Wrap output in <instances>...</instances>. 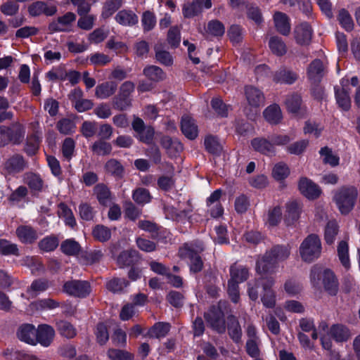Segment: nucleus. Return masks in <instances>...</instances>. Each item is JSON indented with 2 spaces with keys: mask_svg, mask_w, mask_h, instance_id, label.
<instances>
[{
  "mask_svg": "<svg viewBox=\"0 0 360 360\" xmlns=\"http://www.w3.org/2000/svg\"><path fill=\"white\" fill-rule=\"evenodd\" d=\"M290 248L288 246L276 245L260 258L256 263V271L260 274H271L274 271L275 264L286 259L290 255Z\"/></svg>",
  "mask_w": 360,
  "mask_h": 360,
  "instance_id": "nucleus-1",
  "label": "nucleus"
},
{
  "mask_svg": "<svg viewBox=\"0 0 360 360\" xmlns=\"http://www.w3.org/2000/svg\"><path fill=\"white\" fill-rule=\"evenodd\" d=\"M322 251L321 242L316 234H309L301 243L299 254L302 260L311 263L319 259Z\"/></svg>",
  "mask_w": 360,
  "mask_h": 360,
  "instance_id": "nucleus-2",
  "label": "nucleus"
},
{
  "mask_svg": "<svg viewBox=\"0 0 360 360\" xmlns=\"http://www.w3.org/2000/svg\"><path fill=\"white\" fill-rule=\"evenodd\" d=\"M358 190L354 186H344L335 194L334 200L342 214H348L354 207Z\"/></svg>",
  "mask_w": 360,
  "mask_h": 360,
  "instance_id": "nucleus-3",
  "label": "nucleus"
},
{
  "mask_svg": "<svg viewBox=\"0 0 360 360\" xmlns=\"http://www.w3.org/2000/svg\"><path fill=\"white\" fill-rule=\"evenodd\" d=\"M204 248L200 243L194 248L193 244H185L179 250V255L182 258L189 259V266L191 271L193 273L199 272L202 269L203 262L199 255V252L203 251Z\"/></svg>",
  "mask_w": 360,
  "mask_h": 360,
  "instance_id": "nucleus-4",
  "label": "nucleus"
},
{
  "mask_svg": "<svg viewBox=\"0 0 360 360\" xmlns=\"http://www.w3.org/2000/svg\"><path fill=\"white\" fill-rule=\"evenodd\" d=\"M63 290L71 296L85 297L91 292V285L86 281L70 280L64 283Z\"/></svg>",
  "mask_w": 360,
  "mask_h": 360,
  "instance_id": "nucleus-5",
  "label": "nucleus"
},
{
  "mask_svg": "<svg viewBox=\"0 0 360 360\" xmlns=\"http://www.w3.org/2000/svg\"><path fill=\"white\" fill-rule=\"evenodd\" d=\"M76 15L72 12H68L62 16L57 18L49 25L50 32H70L76 20Z\"/></svg>",
  "mask_w": 360,
  "mask_h": 360,
  "instance_id": "nucleus-6",
  "label": "nucleus"
},
{
  "mask_svg": "<svg viewBox=\"0 0 360 360\" xmlns=\"http://www.w3.org/2000/svg\"><path fill=\"white\" fill-rule=\"evenodd\" d=\"M205 318L208 324L219 333L225 332L224 315L219 308L212 307L205 314Z\"/></svg>",
  "mask_w": 360,
  "mask_h": 360,
  "instance_id": "nucleus-7",
  "label": "nucleus"
},
{
  "mask_svg": "<svg viewBox=\"0 0 360 360\" xmlns=\"http://www.w3.org/2000/svg\"><path fill=\"white\" fill-rule=\"evenodd\" d=\"M27 11L32 17L39 16L42 14L46 16H52L57 13V7L43 1H37L28 6Z\"/></svg>",
  "mask_w": 360,
  "mask_h": 360,
  "instance_id": "nucleus-8",
  "label": "nucleus"
},
{
  "mask_svg": "<svg viewBox=\"0 0 360 360\" xmlns=\"http://www.w3.org/2000/svg\"><path fill=\"white\" fill-rule=\"evenodd\" d=\"M326 72V65L320 59L314 60L307 68V77L313 84L319 83Z\"/></svg>",
  "mask_w": 360,
  "mask_h": 360,
  "instance_id": "nucleus-9",
  "label": "nucleus"
},
{
  "mask_svg": "<svg viewBox=\"0 0 360 360\" xmlns=\"http://www.w3.org/2000/svg\"><path fill=\"white\" fill-rule=\"evenodd\" d=\"M298 186L300 192L309 199H315L321 193L320 188L306 177L300 179Z\"/></svg>",
  "mask_w": 360,
  "mask_h": 360,
  "instance_id": "nucleus-10",
  "label": "nucleus"
},
{
  "mask_svg": "<svg viewBox=\"0 0 360 360\" xmlns=\"http://www.w3.org/2000/svg\"><path fill=\"white\" fill-rule=\"evenodd\" d=\"M55 335L53 328L46 324L39 326L36 329V344L38 342L44 347H48Z\"/></svg>",
  "mask_w": 360,
  "mask_h": 360,
  "instance_id": "nucleus-11",
  "label": "nucleus"
},
{
  "mask_svg": "<svg viewBox=\"0 0 360 360\" xmlns=\"http://www.w3.org/2000/svg\"><path fill=\"white\" fill-rule=\"evenodd\" d=\"M252 148L263 155L271 156L275 155V148L272 143L263 137H257L251 141Z\"/></svg>",
  "mask_w": 360,
  "mask_h": 360,
  "instance_id": "nucleus-12",
  "label": "nucleus"
},
{
  "mask_svg": "<svg viewBox=\"0 0 360 360\" xmlns=\"http://www.w3.org/2000/svg\"><path fill=\"white\" fill-rule=\"evenodd\" d=\"M274 284V281L272 278L265 279L262 283L264 295L262 297V302L268 308L274 307L276 304L275 294L271 290Z\"/></svg>",
  "mask_w": 360,
  "mask_h": 360,
  "instance_id": "nucleus-13",
  "label": "nucleus"
},
{
  "mask_svg": "<svg viewBox=\"0 0 360 360\" xmlns=\"http://www.w3.org/2000/svg\"><path fill=\"white\" fill-rule=\"evenodd\" d=\"M245 97L248 103L253 108H259L264 103V96L258 89L253 86L245 88Z\"/></svg>",
  "mask_w": 360,
  "mask_h": 360,
  "instance_id": "nucleus-14",
  "label": "nucleus"
},
{
  "mask_svg": "<svg viewBox=\"0 0 360 360\" xmlns=\"http://www.w3.org/2000/svg\"><path fill=\"white\" fill-rule=\"evenodd\" d=\"M17 335L19 340L30 345H36V328L32 324L20 326Z\"/></svg>",
  "mask_w": 360,
  "mask_h": 360,
  "instance_id": "nucleus-15",
  "label": "nucleus"
},
{
  "mask_svg": "<svg viewBox=\"0 0 360 360\" xmlns=\"http://www.w3.org/2000/svg\"><path fill=\"white\" fill-rule=\"evenodd\" d=\"M294 32L295 40L298 44H307L311 41L312 29L308 23H301L295 27Z\"/></svg>",
  "mask_w": 360,
  "mask_h": 360,
  "instance_id": "nucleus-16",
  "label": "nucleus"
},
{
  "mask_svg": "<svg viewBox=\"0 0 360 360\" xmlns=\"http://www.w3.org/2000/svg\"><path fill=\"white\" fill-rule=\"evenodd\" d=\"M302 212V207L297 202H290L286 206L285 222L288 226L295 224L299 219Z\"/></svg>",
  "mask_w": 360,
  "mask_h": 360,
  "instance_id": "nucleus-17",
  "label": "nucleus"
},
{
  "mask_svg": "<svg viewBox=\"0 0 360 360\" xmlns=\"http://www.w3.org/2000/svg\"><path fill=\"white\" fill-rule=\"evenodd\" d=\"M330 336L338 342L347 341L351 338L349 329L342 324H334L330 328Z\"/></svg>",
  "mask_w": 360,
  "mask_h": 360,
  "instance_id": "nucleus-18",
  "label": "nucleus"
},
{
  "mask_svg": "<svg viewBox=\"0 0 360 360\" xmlns=\"http://www.w3.org/2000/svg\"><path fill=\"white\" fill-rule=\"evenodd\" d=\"M181 131L185 136L191 140L195 139L198 134V127L194 120L188 116L182 117Z\"/></svg>",
  "mask_w": 360,
  "mask_h": 360,
  "instance_id": "nucleus-19",
  "label": "nucleus"
},
{
  "mask_svg": "<svg viewBox=\"0 0 360 360\" xmlns=\"http://www.w3.org/2000/svg\"><path fill=\"white\" fill-rule=\"evenodd\" d=\"M265 120L271 124H278L283 119L281 110L278 105L272 104L268 106L263 112Z\"/></svg>",
  "mask_w": 360,
  "mask_h": 360,
  "instance_id": "nucleus-20",
  "label": "nucleus"
},
{
  "mask_svg": "<svg viewBox=\"0 0 360 360\" xmlns=\"http://www.w3.org/2000/svg\"><path fill=\"white\" fill-rule=\"evenodd\" d=\"M16 234L23 243H32L38 238L37 231L29 226H20L16 229Z\"/></svg>",
  "mask_w": 360,
  "mask_h": 360,
  "instance_id": "nucleus-21",
  "label": "nucleus"
},
{
  "mask_svg": "<svg viewBox=\"0 0 360 360\" xmlns=\"http://www.w3.org/2000/svg\"><path fill=\"white\" fill-rule=\"evenodd\" d=\"M273 79L276 83L291 84L297 79V75L290 70L281 68L276 72Z\"/></svg>",
  "mask_w": 360,
  "mask_h": 360,
  "instance_id": "nucleus-22",
  "label": "nucleus"
},
{
  "mask_svg": "<svg viewBox=\"0 0 360 360\" xmlns=\"http://www.w3.org/2000/svg\"><path fill=\"white\" fill-rule=\"evenodd\" d=\"M115 19L117 23L122 26H133L139 21L138 16L133 11L128 10L119 11Z\"/></svg>",
  "mask_w": 360,
  "mask_h": 360,
  "instance_id": "nucleus-23",
  "label": "nucleus"
},
{
  "mask_svg": "<svg viewBox=\"0 0 360 360\" xmlns=\"http://www.w3.org/2000/svg\"><path fill=\"white\" fill-rule=\"evenodd\" d=\"M275 27L283 35H288L290 32V24L288 17L281 12H276L274 15Z\"/></svg>",
  "mask_w": 360,
  "mask_h": 360,
  "instance_id": "nucleus-24",
  "label": "nucleus"
},
{
  "mask_svg": "<svg viewBox=\"0 0 360 360\" xmlns=\"http://www.w3.org/2000/svg\"><path fill=\"white\" fill-rule=\"evenodd\" d=\"M26 167V163L20 155H15L10 158L5 163V169L8 173H18L22 171Z\"/></svg>",
  "mask_w": 360,
  "mask_h": 360,
  "instance_id": "nucleus-25",
  "label": "nucleus"
},
{
  "mask_svg": "<svg viewBox=\"0 0 360 360\" xmlns=\"http://www.w3.org/2000/svg\"><path fill=\"white\" fill-rule=\"evenodd\" d=\"M117 90V84L114 82H105L96 87L95 95L101 99H105L113 95Z\"/></svg>",
  "mask_w": 360,
  "mask_h": 360,
  "instance_id": "nucleus-26",
  "label": "nucleus"
},
{
  "mask_svg": "<svg viewBox=\"0 0 360 360\" xmlns=\"http://www.w3.org/2000/svg\"><path fill=\"white\" fill-rule=\"evenodd\" d=\"M323 283L325 290L331 295H335L338 292V281L334 274L328 269H326L323 273Z\"/></svg>",
  "mask_w": 360,
  "mask_h": 360,
  "instance_id": "nucleus-27",
  "label": "nucleus"
},
{
  "mask_svg": "<svg viewBox=\"0 0 360 360\" xmlns=\"http://www.w3.org/2000/svg\"><path fill=\"white\" fill-rule=\"evenodd\" d=\"M161 145L167 150L169 155L175 156L183 150V146L177 139H172L169 136H163L161 139Z\"/></svg>",
  "mask_w": 360,
  "mask_h": 360,
  "instance_id": "nucleus-28",
  "label": "nucleus"
},
{
  "mask_svg": "<svg viewBox=\"0 0 360 360\" xmlns=\"http://www.w3.org/2000/svg\"><path fill=\"white\" fill-rule=\"evenodd\" d=\"M230 276L229 280L237 283H242L249 276L248 269L243 266L234 264L230 267Z\"/></svg>",
  "mask_w": 360,
  "mask_h": 360,
  "instance_id": "nucleus-29",
  "label": "nucleus"
},
{
  "mask_svg": "<svg viewBox=\"0 0 360 360\" xmlns=\"http://www.w3.org/2000/svg\"><path fill=\"white\" fill-rule=\"evenodd\" d=\"M228 332L231 338L236 343L241 341L242 330L237 319L231 316L228 318Z\"/></svg>",
  "mask_w": 360,
  "mask_h": 360,
  "instance_id": "nucleus-30",
  "label": "nucleus"
},
{
  "mask_svg": "<svg viewBox=\"0 0 360 360\" xmlns=\"http://www.w3.org/2000/svg\"><path fill=\"white\" fill-rule=\"evenodd\" d=\"M143 75L150 81L159 82L166 78V74L158 66L148 65L143 70Z\"/></svg>",
  "mask_w": 360,
  "mask_h": 360,
  "instance_id": "nucleus-31",
  "label": "nucleus"
},
{
  "mask_svg": "<svg viewBox=\"0 0 360 360\" xmlns=\"http://www.w3.org/2000/svg\"><path fill=\"white\" fill-rule=\"evenodd\" d=\"M105 170L116 179H121L124 174V169L122 164L115 159H110L105 165Z\"/></svg>",
  "mask_w": 360,
  "mask_h": 360,
  "instance_id": "nucleus-32",
  "label": "nucleus"
},
{
  "mask_svg": "<svg viewBox=\"0 0 360 360\" xmlns=\"http://www.w3.org/2000/svg\"><path fill=\"white\" fill-rule=\"evenodd\" d=\"M111 230L104 225L98 224L92 229V236L94 238L99 242H105L111 238Z\"/></svg>",
  "mask_w": 360,
  "mask_h": 360,
  "instance_id": "nucleus-33",
  "label": "nucleus"
},
{
  "mask_svg": "<svg viewBox=\"0 0 360 360\" xmlns=\"http://www.w3.org/2000/svg\"><path fill=\"white\" fill-rule=\"evenodd\" d=\"M50 286V283L46 279H37L34 281L30 287L27 289V292L32 297H34L40 293L46 291Z\"/></svg>",
  "mask_w": 360,
  "mask_h": 360,
  "instance_id": "nucleus-34",
  "label": "nucleus"
},
{
  "mask_svg": "<svg viewBox=\"0 0 360 360\" xmlns=\"http://www.w3.org/2000/svg\"><path fill=\"white\" fill-rule=\"evenodd\" d=\"M335 98L339 107L344 110H348L351 106V101L349 93L344 88H335Z\"/></svg>",
  "mask_w": 360,
  "mask_h": 360,
  "instance_id": "nucleus-35",
  "label": "nucleus"
},
{
  "mask_svg": "<svg viewBox=\"0 0 360 360\" xmlns=\"http://www.w3.org/2000/svg\"><path fill=\"white\" fill-rule=\"evenodd\" d=\"M94 193L100 204L106 205L110 200V191L104 184L96 185L94 188Z\"/></svg>",
  "mask_w": 360,
  "mask_h": 360,
  "instance_id": "nucleus-36",
  "label": "nucleus"
},
{
  "mask_svg": "<svg viewBox=\"0 0 360 360\" xmlns=\"http://www.w3.org/2000/svg\"><path fill=\"white\" fill-rule=\"evenodd\" d=\"M319 154L322 158L323 163L328 164L332 167H335L339 165L340 158L337 154L328 147L321 148Z\"/></svg>",
  "mask_w": 360,
  "mask_h": 360,
  "instance_id": "nucleus-37",
  "label": "nucleus"
},
{
  "mask_svg": "<svg viewBox=\"0 0 360 360\" xmlns=\"http://www.w3.org/2000/svg\"><path fill=\"white\" fill-rule=\"evenodd\" d=\"M269 46L271 52L277 56H283L287 51L285 44L278 37H271L269 39Z\"/></svg>",
  "mask_w": 360,
  "mask_h": 360,
  "instance_id": "nucleus-38",
  "label": "nucleus"
},
{
  "mask_svg": "<svg viewBox=\"0 0 360 360\" xmlns=\"http://www.w3.org/2000/svg\"><path fill=\"white\" fill-rule=\"evenodd\" d=\"M338 20L341 27L346 31H351L354 27V22L349 11L345 8H341L338 11Z\"/></svg>",
  "mask_w": 360,
  "mask_h": 360,
  "instance_id": "nucleus-39",
  "label": "nucleus"
},
{
  "mask_svg": "<svg viewBox=\"0 0 360 360\" xmlns=\"http://www.w3.org/2000/svg\"><path fill=\"white\" fill-rule=\"evenodd\" d=\"M58 214L59 217L64 219L66 225L72 228L76 225V220L72 210L64 203L59 205Z\"/></svg>",
  "mask_w": 360,
  "mask_h": 360,
  "instance_id": "nucleus-40",
  "label": "nucleus"
},
{
  "mask_svg": "<svg viewBox=\"0 0 360 360\" xmlns=\"http://www.w3.org/2000/svg\"><path fill=\"white\" fill-rule=\"evenodd\" d=\"M170 330V325L167 323L160 322L155 323L148 331L152 338H161L165 337Z\"/></svg>",
  "mask_w": 360,
  "mask_h": 360,
  "instance_id": "nucleus-41",
  "label": "nucleus"
},
{
  "mask_svg": "<svg viewBox=\"0 0 360 360\" xmlns=\"http://www.w3.org/2000/svg\"><path fill=\"white\" fill-rule=\"evenodd\" d=\"M8 129L9 130L11 141L15 144H18L22 141L25 133L22 125L19 123H15L11 127L8 128Z\"/></svg>",
  "mask_w": 360,
  "mask_h": 360,
  "instance_id": "nucleus-42",
  "label": "nucleus"
},
{
  "mask_svg": "<svg viewBox=\"0 0 360 360\" xmlns=\"http://www.w3.org/2000/svg\"><path fill=\"white\" fill-rule=\"evenodd\" d=\"M204 144L206 150L212 154L219 155L222 150L221 145L218 141V139L215 136H206Z\"/></svg>",
  "mask_w": 360,
  "mask_h": 360,
  "instance_id": "nucleus-43",
  "label": "nucleus"
},
{
  "mask_svg": "<svg viewBox=\"0 0 360 360\" xmlns=\"http://www.w3.org/2000/svg\"><path fill=\"white\" fill-rule=\"evenodd\" d=\"M60 248L62 252L68 255H75L78 254L81 250L79 244L74 239H67L63 241Z\"/></svg>",
  "mask_w": 360,
  "mask_h": 360,
  "instance_id": "nucleus-44",
  "label": "nucleus"
},
{
  "mask_svg": "<svg viewBox=\"0 0 360 360\" xmlns=\"http://www.w3.org/2000/svg\"><path fill=\"white\" fill-rule=\"evenodd\" d=\"M338 233V226L335 221H330L328 222L326 229L324 237L326 242L330 245L335 240L336 236Z\"/></svg>",
  "mask_w": 360,
  "mask_h": 360,
  "instance_id": "nucleus-45",
  "label": "nucleus"
},
{
  "mask_svg": "<svg viewBox=\"0 0 360 360\" xmlns=\"http://www.w3.org/2000/svg\"><path fill=\"white\" fill-rule=\"evenodd\" d=\"M290 174V169L283 162H278L274 165L272 169V176L276 181H282Z\"/></svg>",
  "mask_w": 360,
  "mask_h": 360,
  "instance_id": "nucleus-46",
  "label": "nucleus"
},
{
  "mask_svg": "<svg viewBox=\"0 0 360 360\" xmlns=\"http://www.w3.org/2000/svg\"><path fill=\"white\" fill-rule=\"evenodd\" d=\"M285 104L287 110L292 113L299 111L302 104V99L298 94H291L287 96Z\"/></svg>",
  "mask_w": 360,
  "mask_h": 360,
  "instance_id": "nucleus-47",
  "label": "nucleus"
},
{
  "mask_svg": "<svg viewBox=\"0 0 360 360\" xmlns=\"http://www.w3.org/2000/svg\"><path fill=\"white\" fill-rule=\"evenodd\" d=\"M338 255L342 264L349 269L350 266L349 258V247L347 242L342 240L338 246Z\"/></svg>",
  "mask_w": 360,
  "mask_h": 360,
  "instance_id": "nucleus-48",
  "label": "nucleus"
},
{
  "mask_svg": "<svg viewBox=\"0 0 360 360\" xmlns=\"http://www.w3.org/2000/svg\"><path fill=\"white\" fill-rule=\"evenodd\" d=\"M91 148L94 153L98 155H108L112 150V146L110 143L105 142L103 140H98L94 142L92 144Z\"/></svg>",
  "mask_w": 360,
  "mask_h": 360,
  "instance_id": "nucleus-49",
  "label": "nucleus"
},
{
  "mask_svg": "<svg viewBox=\"0 0 360 360\" xmlns=\"http://www.w3.org/2000/svg\"><path fill=\"white\" fill-rule=\"evenodd\" d=\"M57 325L58 330L61 335L67 338H72L76 335V329L70 323L65 321H60Z\"/></svg>",
  "mask_w": 360,
  "mask_h": 360,
  "instance_id": "nucleus-50",
  "label": "nucleus"
},
{
  "mask_svg": "<svg viewBox=\"0 0 360 360\" xmlns=\"http://www.w3.org/2000/svg\"><path fill=\"white\" fill-rule=\"evenodd\" d=\"M122 4L121 0H110L108 1L103 8L102 17L108 18L111 16L117 9H119Z\"/></svg>",
  "mask_w": 360,
  "mask_h": 360,
  "instance_id": "nucleus-51",
  "label": "nucleus"
},
{
  "mask_svg": "<svg viewBox=\"0 0 360 360\" xmlns=\"http://www.w3.org/2000/svg\"><path fill=\"white\" fill-rule=\"evenodd\" d=\"M32 305L37 310L53 309L59 307V302L51 298H46L39 300Z\"/></svg>",
  "mask_w": 360,
  "mask_h": 360,
  "instance_id": "nucleus-52",
  "label": "nucleus"
},
{
  "mask_svg": "<svg viewBox=\"0 0 360 360\" xmlns=\"http://www.w3.org/2000/svg\"><path fill=\"white\" fill-rule=\"evenodd\" d=\"M129 285V282L124 278H113L106 283V288L110 291L117 292Z\"/></svg>",
  "mask_w": 360,
  "mask_h": 360,
  "instance_id": "nucleus-53",
  "label": "nucleus"
},
{
  "mask_svg": "<svg viewBox=\"0 0 360 360\" xmlns=\"http://www.w3.org/2000/svg\"><path fill=\"white\" fill-rule=\"evenodd\" d=\"M57 128L63 134H72L75 131L76 126L73 120L63 118L58 122Z\"/></svg>",
  "mask_w": 360,
  "mask_h": 360,
  "instance_id": "nucleus-54",
  "label": "nucleus"
},
{
  "mask_svg": "<svg viewBox=\"0 0 360 360\" xmlns=\"http://www.w3.org/2000/svg\"><path fill=\"white\" fill-rule=\"evenodd\" d=\"M323 129V127L319 123L307 121L303 130L305 134H309L315 138H318L321 135Z\"/></svg>",
  "mask_w": 360,
  "mask_h": 360,
  "instance_id": "nucleus-55",
  "label": "nucleus"
},
{
  "mask_svg": "<svg viewBox=\"0 0 360 360\" xmlns=\"http://www.w3.org/2000/svg\"><path fill=\"white\" fill-rule=\"evenodd\" d=\"M207 32L215 37H221L225 32V27L219 20H212L207 25Z\"/></svg>",
  "mask_w": 360,
  "mask_h": 360,
  "instance_id": "nucleus-56",
  "label": "nucleus"
},
{
  "mask_svg": "<svg viewBox=\"0 0 360 360\" xmlns=\"http://www.w3.org/2000/svg\"><path fill=\"white\" fill-rule=\"evenodd\" d=\"M58 245V240L53 236L46 237L39 243V247L45 252L54 250Z\"/></svg>",
  "mask_w": 360,
  "mask_h": 360,
  "instance_id": "nucleus-57",
  "label": "nucleus"
},
{
  "mask_svg": "<svg viewBox=\"0 0 360 360\" xmlns=\"http://www.w3.org/2000/svg\"><path fill=\"white\" fill-rule=\"evenodd\" d=\"M202 8L195 0L191 4H186L183 7V14L186 18H192L201 13Z\"/></svg>",
  "mask_w": 360,
  "mask_h": 360,
  "instance_id": "nucleus-58",
  "label": "nucleus"
},
{
  "mask_svg": "<svg viewBox=\"0 0 360 360\" xmlns=\"http://www.w3.org/2000/svg\"><path fill=\"white\" fill-rule=\"evenodd\" d=\"M155 58L161 64L170 66L173 64V58L168 51L161 50L159 47H155Z\"/></svg>",
  "mask_w": 360,
  "mask_h": 360,
  "instance_id": "nucleus-59",
  "label": "nucleus"
},
{
  "mask_svg": "<svg viewBox=\"0 0 360 360\" xmlns=\"http://www.w3.org/2000/svg\"><path fill=\"white\" fill-rule=\"evenodd\" d=\"M80 18L77 21V26L84 30H90L94 25L96 16L94 15L84 14L79 15Z\"/></svg>",
  "mask_w": 360,
  "mask_h": 360,
  "instance_id": "nucleus-60",
  "label": "nucleus"
},
{
  "mask_svg": "<svg viewBox=\"0 0 360 360\" xmlns=\"http://www.w3.org/2000/svg\"><path fill=\"white\" fill-rule=\"evenodd\" d=\"M150 195L145 188H138L133 193L134 200L139 204H145L150 201Z\"/></svg>",
  "mask_w": 360,
  "mask_h": 360,
  "instance_id": "nucleus-61",
  "label": "nucleus"
},
{
  "mask_svg": "<svg viewBox=\"0 0 360 360\" xmlns=\"http://www.w3.org/2000/svg\"><path fill=\"white\" fill-rule=\"evenodd\" d=\"M281 209L280 207H275L270 210L268 213L267 224L269 226H275L281 220Z\"/></svg>",
  "mask_w": 360,
  "mask_h": 360,
  "instance_id": "nucleus-62",
  "label": "nucleus"
},
{
  "mask_svg": "<svg viewBox=\"0 0 360 360\" xmlns=\"http://www.w3.org/2000/svg\"><path fill=\"white\" fill-rule=\"evenodd\" d=\"M75 148V143L71 138H66L62 146V153L63 156L70 160L74 153Z\"/></svg>",
  "mask_w": 360,
  "mask_h": 360,
  "instance_id": "nucleus-63",
  "label": "nucleus"
},
{
  "mask_svg": "<svg viewBox=\"0 0 360 360\" xmlns=\"http://www.w3.org/2000/svg\"><path fill=\"white\" fill-rule=\"evenodd\" d=\"M95 334L97 342L101 345L105 344L109 339L107 328L103 323L97 325Z\"/></svg>",
  "mask_w": 360,
  "mask_h": 360,
  "instance_id": "nucleus-64",
  "label": "nucleus"
}]
</instances>
